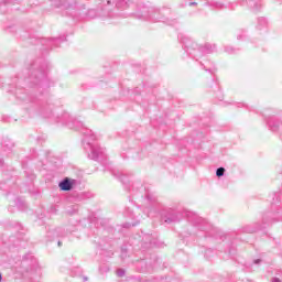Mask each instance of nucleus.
Masks as SVG:
<instances>
[{
  "label": "nucleus",
  "instance_id": "7",
  "mask_svg": "<svg viewBox=\"0 0 282 282\" xmlns=\"http://www.w3.org/2000/svg\"><path fill=\"white\" fill-rule=\"evenodd\" d=\"M0 164H2V162L0 161Z\"/></svg>",
  "mask_w": 282,
  "mask_h": 282
},
{
  "label": "nucleus",
  "instance_id": "2",
  "mask_svg": "<svg viewBox=\"0 0 282 282\" xmlns=\"http://www.w3.org/2000/svg\"><path fill=\"white\" fill-rule=\"evenodd\" d=\"M224 173H226V169L224 167H218L216 171L217 177H224Z\"/></svg>",
  "mask_w": 282,
  "mask_h": 282
},
{
  "label": "nucleus",
  "instance_id": "3",
  "mask_svg": "<svg viewBox=\"0 0 282 282\" xmlns=\"http://www.w3.org/2000/svg\"><path fill=\"white\" fill-rule=\"evenodd\" d=\"M117 274H118V276H122V275L124 274V270L119 269V270L117 271Z\"/></svg>",
  "mask_w": 282,
  "mask_h": 282
},
{
  "label": "nucleus",
  "instance_id": "4",
  "mask_svg": "<svg viewBox=\"0 0 282 282\" xmlns=\"http://www.w3.org/2000/svg\"><path fill=\"white\" fill-rule=\"evenodd\" d=\"M91 159L93 160H98V155L96 154V150L93 151Z\"/></svg>",
  "mask_w": 282,
  "mask_h": 282
},
{
  "label": "nucleus",
  "instance_id": "1",
  "mask_svg": "<svg viewBox=\"0 0 282 282\" xmlns=\"http://www.w3.org/2000/svg\"><path fill=\"white\" fill-rule=\"evenodd\" d=\"M61 191H72V182H69V178H65L59 183Z\"/></svg>",
  "mask_w": 282,
  "mask_h": 282
},
{
  "label": "nucleus",
  "instance_id": "5",
  "mask_svg": "<svg viewBox=\"0 0 282 282\" xmlns=\"http://www.w3.org/2000/svg\"><path fill=\"white\" fill-rule=\"evenodd\" d=\"M272 282H281V280L279 278H274Z\"/></svg>",
  "mask_w": 282,
  "mask_h": 282
},
{
  "label": "nucleus",
  "instance_id": "6",
  "mask_svg": "<svg viewBox=\"0 0 282 282\" xmlns=\"http://www.w3.org/2000/svg\"><path fill=\"white\" fill-rule=\"evenodd\" d=\"M1 279H2V276H1V273H0V282H1Z\"/></svg>",
  "mask_w": 282,
  "mask_h": 282
}]
</instances>
